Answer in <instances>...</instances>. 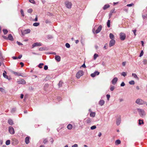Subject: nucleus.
<instances>
[{"mask_svg": "<svg viewBox=\"0 0 147 147\" xmlns=\"http://www.w3.org/2000/svg\"><path fill=\"white\" fill-rule=\"evenodd\" d=\"M22 57V55H19V56L18 57V58L19 59H21V58Z\"/></svg>", "mask_w": 147, "mask_h": 147, "instance_id": "nucleus-64", "label": "nucleus"}, {"mask_svg": "<svg viewBox=\"0 0 147 147\" xmlns=\"http://www.w3.org/2000/svg\"><path fill=\"white\" fill-rule=\"evenodd\" d=\"M125 85V84L123 82H122L121 84V86H123Z\"/></svg>", "mask_w": 147, "mask_h": 147, "instance_id": "nucleus-54", "label": "nucleus"}, {"mask_svg": "<svg viewBox=\"0 0 147 147\" xmlns=\"http://www.w3.org/2000/svg\"><path fill=\"white\" fill-rule=\"evenodd\" d=\"M113 12V11H111V12L109 13V18H110L111 17L112 15Z\"/></svg>", "mask_w": 147, "mask_h": 147, "instance_id": "nucleus-47", "label": "nucleus"}, {"mask_svg": "<svg viewBox=\"0 0 147 147\" xmlns=\"http://www.w3.org/2000/svg\"><path fill=\"white\" fill-rule=\"evenodd\" d=\"M129 83L131 85H134L135 84V82L134 81L132 80L129 82Z\"/></svg>", "mask_w": 147, "mask_h": 147, "instance_id": "nucleus-37", "label": "nucleus"}, {"mask_svg": "<svg viewBox=\"0 0 147 147\" xmlns=\"http://www.w3.org/2000/svg\"><path fill=\"white\" fill-rule=\"evenodd\" d=\"M17 42V44H18V45H23V44L22 43L19 42L18 41Z\"/></svg>", "mask_w": 147, "mask_h": 147, "instance_id": "nucleus-53", "label": "nucleus"}, {"mask_svg": "<svg viewBox=\"0 0 147 147\" xmlns=\"http://www.w3.org/2000/svg\"><path fill=\"white\" fill-rule=\"evenodd\" d=\"M91 121V119L90 118H88L86 121V122L88 123H89Z\"/></svg>", "mask_w": 147, "mask_h": 147, "instance_id": "nucleus-29", "label": "nucleus"}, {"mask_svg": "<svg viewBox=\"0 0 147 147\" xmlns=\"http://www.w3.org/2000/svg\"><path fill=\"white\" fill-rule=\"evenodd\" d=\"M55 59L58 62H59L61 60V57L59 55H56L55 57Z\"/></svg>", "mask_w": 147, "mask_h": 147, "instance_id": "nucleus-17", "label": "nucleus"}, {"mask_svg": "<svg viewBox=\"0 0 147 147\" xmlns=\"http://www.w3.org/2000/svg\"><path fill=\"white\" fill-rule=\"evenodd\" d=\"M3 32L4 34H7L8 32V31L6 29H3Z\"/></svg>", "mask_w": 147, "mask_h": 147, "instance_id": "nucleus-31", "label": "nucleus"}, {"mask_svg": "<svg viewBox=\"0 0 147 147\" xmlns=\"http://www.w3.org/2000/svg\"><path fill=\"white\" fill-rule=\"evenodd\" d=\"M115 40L114 39H112L110 41L109 45L110 47H111L113 46L115 43Z\"/></svg>", "mask_w": 147, "mask_h": 147, "instance_id": "nucleus-8", "label": "nucleus"}, {"mask_svg": "<svg viewBox=\"0 0 147 147\" xmlns=\"http://www.w3.org/2000/svg\"><path fill=\"white\" fill-rule=\"evenodd\" d=\"M136 102L139 105H143L146 103V102H144V100L139 98L137 99L136 100Z\"/></svg>", "mask_w": 147, "mask_h": 147, "instance_id": "nucleus-2", "label": "nucleus"}, {"mask_svg": "<svg viewBox=\"0 0 147 147\" xmlns=\"http://www.w3.org/2000/svg\"><path fill=\"white\" fill-rule=\"evenodd\" d=\"M9 131L10 134H13L15 133L13 128L11 126H10L9 128Z\"/></svg>", "mask_w": 147, "mask_h": 147, "instance_id": "nucleus-6", "label": "nucleus"}, {"mask_svg": "<svg viewBox=\"0 0 147 147\" xmlns=\"http://www.w3.org/2000/svg\"><path fill=\"white\" fill-rule=\"evenodd\" d=\"M72 125L70 124H69L67 126V128L69 130L71 129L72 128Z\"/></svg>", "mask_w": 147, "mask_h": 147, "instance_id": "nucleus-20", "label": "nucleus"}, {"mask_svg": "<svg viewBox=\"0 0 147 147\" xmlns=\"http://www.w3.org/2000/svg\"><path fill=\"white\" fill-rule=\"evenodd\" d=\"M72 147H78V145L76 144H75L74 145L72 146Z\"/></svg>", "mask_w": 147, "mask_h": 147, "instance_id": "nucleus-56", "label": "nucleus"}, {"mask_svg": "<svg viewBox=\"0 0 147 147\" xmlns=\"http://www.w3.org/2000/svg\"><path fill=\"white\" fill-rule=\"evenodd\" d=\"M121 123V120L120 119H118L116 121V123L117 125H119Z\"/></svg>", "mask_w": 147, "mask_h": 147, "instance_id": "nucleus-34", "label": "nucleus"}, {"mask_svg": "<svg viewBox=\"0 0 147 147\" xmlns=\"http://www.w3.org/2000/svg\"><path fill=\"white\" fill-rule=\"evenodd\" d=\"M121 75L124 76V77H125V76H126L127 74L125 72H123L121 74Z\"/></svg>", "mask_w": 147, "mask_h": 147, "instance_id": "nucleus-42", "label": "nucleus"}, {"mask_svg": "<svg viewBox=\"0 0 147 147\" xmlns=\"http://www.w3.org/2000/svg\"><path fill=\"white\" fill-rule=\"evenodd\" d=\"M17 82L18 84H25L26 83V81L23 79H21L20 80Z\"/></svg>", "mask_w": 147, "mask_h": 147, "instance_id": "nucleus-7", "label": "nucleus"}, {"mask_svg": "<svg viewBox=\"0 0 147 147\" xmlns=\"http://www.w3.org/2000/svg\"><path fill=\"white\" fill-rule=\"evenodd\" d=\"M100 74L99 72L97 71H95L93 73L91 74V76L92 77H94L96 75H98Z\"/></svg>", "mask_w": 147, "mask_h": 147, "instance_id": "nucleus-9", "label": "nucleus"}, {"mask_svg": "<svg viewBox=\"0 0 147 147\" xmlns=\"http://www.w3.org/2000/svg\"><path fill=\"white\" fill-rule=\"evenodd\" d=\"M42 45V44L40 42H36L34 43L32 45V48H34V47L36 46H41Z\"/></svg>", "mask_w": 147, "mask_h": 147, "instance_id": "nucleus-12", "label": "nucleus"}, {"mask_svg": "<svg viewBox=\"0 0 147 147\" xmlns=\"http://www.w3.org/2000/svg\"><path fill=\"white\" fill-rule=\"evenodd\" d=\"M20 64L21 65V67H22L24 66V64L22 62H21L20 63Z\"/></svg>", "mask_w": 147, "mask_h": 147, "instance_id": "nucleus-57", "label": "nucleus"}, {"mask_svg": "<svg viewBox=\"0 0 147 147\" xmlns=\"http://www.w3.org/2000/svg\"><path fill=\"white\" fill-rule=\"evenodd\" d=\"M48 69V67L47 65H45L44 66V69H45V70H47Z\"/></svg>", "mask_w": 147, "mask_h": 147, "instance_id": "nucleus-50", "label": "nucleus"}, {"mask_svg": "<svg viewBox=\"0 0 147 147\" xmlns=\"http://www.w3.org/2000/svg\"><path fill=\"white\" fill-rule=\"evenodd\" d=\"M95 112H92L90 114V116L91 117H94L95 116Z\"/></svg>", "mask_w": 147, "mask_h": 147, "instance_id": "nucleus-25", "label": "nucleus"}, {"mask_svg": "<svg viewBox=\"0 0 147 147\" xmlns=\"http://www.w3.org/2000/svg\"><path fill=\"white\" fill-rule=\"evenodd\" d=\"M132 75V76L134 77L135 78L138 80L139 79L138 78V77L137 75L136 74L133 73Z\"/></svg>", "mask_w": 147, "mask_h": 147, "instance_id": "nucleus-27", "label": "nucleus"}, {"mask_svg": "<svg viewBox=\"0 0 147 147\" xmlns=\"http://www.w3.org/2000/svg\"><path fill=\"white\" fill-rule=\"evenodd\" d=\"M34 21L36 22L38 20V17L37 16H36V18L34 19Z\"/></svg>", "mask_w": 147, "mask_h": 147, "instance_id": "nucleus-62", "label": "nucleus"}, {"mask_svg": "<svg viewBox=\"0 0 147 147\" xmlns=\"http://www.w3.org/2000/svg\"><path fill=\"white\" fill-rule=\"evenodd\" d=\"M31 30L30 29H27L25 30L24 31L23 33L22 32V34L23 35L24 34H27L30 33V32Z\"/></svg>", "mask_w": 147, "mask_h": 147, "instance_id": "nucleus-10", "label": "nucleus"}, {"mask_svg": "<svg viewBox=\"0 0 147 147\" xmlns=\"http://www.w3.org/2000/svg\"><path fill=\"white\" fill-rule=\"evenodd\" d=\"M32 9H30L28 10L27 12L28 13H31L32 12Z\"/></svg>", "mask_w": 147, "mask_h": 147, "instance_id": "nucleus-40", "label": "nucleus"}, {"mask_svg": "<svg viewBox=\"0 0 147 147\" xmlns=\"http://www.w3.org/2000/svg\"><path fill=\"white\" fill-rule=\"evenodd\" d=\"M118 80V78L117 77L114 78L112 81V83L113 84H115Z\"/></svg>", "mask_w": 147, "mask_h": 147, "instance_id": "nucleus-13", "label": "nucleus"}, {"mask_svg": "<svg viewBox=\"0 0 147 147\" xmlns=\"http://www.w3.org/2000/svg\"><path fill=\"white\" fill-rule=\"evenodd\" d=\"M66 7L68 9H70L72 5V3L71 2H69L68 1H66L65 2Z\"/></svg>", "mask_w": 147, "mask_h": 147, "instance_id": "nucleus-4", "label": "nucleus"}, {"mask_svg": "<svg viewBox=\"0 0 147 147\" xmlns=\"http://www.w3.org/2000/svg\"><path fill=\"white\" fill-rule=\"evenodd\" d=\"M5 90L4 89L2 88H0V91L1 92H4Z\"/></svg>", "mask_w": 147, "mask_h": 147, "instance_id": "nucleus-49", "label": "nucleus"}, {"mask_svg": "<svg viewBox=\"0 0 147 147\" xmlns=\"http://www.w3.org/2000/svg\"><path fill=\"white\" fill-rule=\"evenodd\" d=\"M48 142V140L47 139H44L43 141V142L44 144H46L47 142Z\"/></svg>", "mask_w": 147, "mask_h": 147, "instance_id": "nucleus-39", "label": "nucleus"}, {"mask_svg": "<svg viewBox=\"0 0 147 147\" xmlns=\"http://www.w3.org/2000/svg\"><path fill=\"white\" fill-rule=\"evenodd\" d=\"M12 73L14 74L16 76H20L23 77V76H22L21 74L19 72H16L14 71H12Z\"/></svg>", "mask_w": 147, "mask_h": 147, "instance_id": "nucleus-15", "label": "nucleus"}, {"mask_svg": "<svg viewBox=\"0 0 147 147\" xmlns=\"http://www.w3.org/2000/svg\"><path fill=\"white\" fill-rule=\"evenodd\" d=\"M29 1L32 3H34V1L33 0H29Z\"/></svg>", "mask_w": 147, "mask_h": 147, "instance_id": "nucleus-60", "label": "nucleus"}, {"mask_svg": "<svg viewBox=\"0 0 147 147\" xmlns=\"http://www.w3.org/2000/svg\"><path fill=\"white\" fill-rule=\"evenodd\" d=\"M143 62L144 65L147 64V60L146 59H144L143 61Z\"/></svg>", "mask_w": 147, "mask_h": 147, "instance_id": "nucleus-36", "label": "nucleus"}, {"mask_svg": "<svg viewBox=\"0 0 147 147\" xmlns=\"http://www.w3.org/2000/svg\"><path fill=\"white\" fill-rule=\"evenodd\" d=\"M43 65H44V64L43 63H40L38 65V67L40 68H42V67L41 66Z\"/></svg>", "mask_w": 147, "mask_h": 147, "instance_id": "nucleus-44", "label": "nucleus"}, {"mask_svg": "<svg viewBox=\"0 0 147 147\" xmlns=\"http://www.w3.org/2000/svg\"><path fill=\"white\" fill-rule=\"evenodd\" d=\"M134 5V4L133 3L130 4H128L127 5V7H131Z\"/></svg>", "mask_w": 147, "mask_h": 147, "instance_id": "nucleus-46", "label": "nucleus"}, {"mask_svg": "<svg viewBox=\"0 0 147 147\" xmlns=\"http://www.w3.org/2000/svg\"><path fill=\"white\" fill-rule=\"evenodd\" d=\"M10 143V141L9 140H8L6 141V144L7 145H9Z\"/></svg>", "mask_w": 147, "mask_h": 147, "instance_id": "nucleus-33", "label": "nucleus"}, {"mask_svg": "<svg viewBox=\"0 0 147 147\" xmlns=\"http://www.w3.org/2000/svg\"><path fill=\"white\" fill-rule=\"evenodd\" d=\"M126 34L123 32H121L120 34V38L121 40H124L126 38Z\"/></svg>", "mask_w": 147, "mask_h": 147, "instance_id": "nucleus-5", "label": "nucleus"}, {"mask_svg": "<svg viewBox=\"0 0 147 147\" xmlns=\"http://www.w3.org/2000/svg\"><path fill=\"white\" fill-rule=\"evenodd\" d=\"M115 89L114 87V86H112L111 87L110 89L111 91H113Z\"/></svg>", "mask_w": 147, "mask_h": 147, "instance_id": "nucleus-45", "label": "nucleus"}, {"mask_svg": "<svg viewBox=\"0 0 147 147\" xmlns=\"http://www.w3.org/2000/svg\"><path fill=\"white\" fill-rule=\"evenodd\" d=\"M96 128V126L95 125H93L91 127H90V129H95Z\"/></svg>", "mask_w": 147, "mask_h": 147, "instance_id": "nucleus-43", "label": "nucleus"}, {"mask_svg": "<svg viewBox=\"0 0 147 147\" xmlns=\"http://www.w3.org/2000/svg\"><path fill=\"white\" fill-rule=\"evenodd\" d=\"M63 83V82L61 81H60L59 82L58 84V85H59V87H61L62 86V85Z\"/></svg>", "mask_w": 147, "mask_h": 147, "instance_id": "nucleus-30", "label": "nucleus"}, {"mask_svg": "<svg viewBox=\"0 0 147 147\" xmlns=\"http://www.w3.org/2000/svg\"><path fill=\"white\" fill-rule=\"evenodd\" d=\"M50 141L52 143L54 141V140H53V138H50Z\"/></svg>", "mask_w": 147, "mask_h": 147, "instance_id": "nucleus-52", "label": "nucleus"}, {"mask_svg": "<svg viewBox=\"0 0 147 147\" xmlns=\"http://www.w3.org/2000/svg\"><path fill=\"white\" fill-rule=\"evenodd\" d=\"M30 137H27L25 139V142L26 144H28L29 142Z\"/></svg>", "mask_w": 147, "mask_h": 147, "instance_id": "nucleus-16", "label": "nucleus"}, {"mask_svg": "<svg viewBox=\"0 0 147 147\" xmlns=\"http://www.w3.org/2000/svg\"><path fill=\"white\" fill-rule=\"evenodd\" d=\"M98 56V54H95L94 55V60L96 59L97 57Z\"/></svg>", "mask_w": 147, "mask_h": 147, "instance_id": "nucleus-38", "label": "nucleus"}, {"mask_svg": "<svg viewBox=\"0 0 147 147\" xmlns=\"http://www.w3.org/2000/svg\"><path fill=\"white\" fill-rule=\"evenodd\" d=\"M7 38L8 40H9L11 41H13V39L12 36L11 34H9L8 36L7 37Z\"/></svg>", "mask_w": 147, "mask_h": 147, "instance_id": "nucleus-14", "label": "nucleus"}, {"mask_svg": "<svg viewBox=\"0 0 147 147\" xmlns=\"http://www.w3.org/2000/svg\"><path fill=\"white\" fill-rule=\"evenodd\" d=\"M138 110L140 115L141 117H143L146 115L145 112L143 110L138 109Z\"/></svg>", "mask_w": 147, "mask_h": 147, "instance_id": "nucleus-1", "label": "nucleus"}, {"mask_svg": "<svg viewBox=\"0 0 147 147\" xmlns=\"http://www.w3.org/2000/svg\"><path fill=\"white\" fill-rule=\"evenodd\" d=\"M138 121H139V125H140L142 124H144V122L143 120H142L140 119L138 120Z\"/></svg>", "mask_w": 147, "mask_h": 147, "instance_id": "nucleus-26", "label": "nucleus"}, {"mask_svg": "<svg viewBox=\"0 0 147 147\" xmlns=\"http://www.w3.org/2000/svg\"><path fill=\"white\" fill-rule=\"evenodd\" d=\"M125 64H126V62H125V61L123 62L122 63V65L123 66H125Z\"/></svg>", "mask_w": 147, "mask_h": 147, "instance_id": "nucleus-59", "label": "nucleus"}, {"mask_svg": "<svg viewBox=\"0 0 147 147\" xmlns=\"http://www.w3.org/2000/svg\"><path fill=\"white\" fill-rule=\"evenodd\" d=\"M6 74H7L6 72L5 71H4V72L3 73V76L5 78L7 79H8V77L6 75Z\"/></svg>", "mask_w": 147, "mask_h": 147, "instance_id": "nucleus-19", "label": "nucleus"}, {"mask_svg": "<svg viewBox=\"0 0 147 147\" xmlns=\"http://www.w3.org/2000/svg\"><path fill=\"white\" fill-rule=\"evenodd\" d=\"M0 58L1 59V60H3V57H2V55L1 54H1L0 55Z\"/></svg>", "mask_w": 147, "mask_h": 147, "instance_id": "nucleus-61", "label": "nucleus"}, {"mask_svg": "<svg viewBox=\"0 0 147 147\" xmlns=\"http://www.w3.org/2000/svg\"><path fill=\"white\" fill-rule=\"evenodd\" d=\"M133 32H134V34L135 36H136V30H133Z\"/></svg>", "mask_w": 147, "mask_h": 147, "instance_id": "nucleus-58", "label": "nucleus"}, {"mask_svg": "<svg viewBox=\"0 0 147 147\" xmlns=\"http://www.w3.org/2000/svg\"><path fill=\"white\" fill-rule=\"evenodd\" d=\"M8 122L9 124L11 125H13V121L11 119H9L8 121Z\"/></svg>", "mask_w": 147, "mask_h": 147, "instance_id": "nucleus-23", "label": "nucleus"}, {"mask_svg": "<svg viewBox=\"0 0 147 147\" xmlns=\"http://www.w3.org/2000/svg\"><path fill=\"white\" fill-rule=\"evenodd\" d=\"M84 73L83 71L80 70L77 73L76 77L78 79H79L83 75Z\"/></svg>", "mask_w": 147, "mask_h": 147, "instance_id": "nucleus-3", "label": "nucleus"}, {"mask_svg": "<svg viewBox=\"0 0 147 147\" xmlns=\"http://www.w3.org/2000/svg\"><path fill=\"white\" fill-rule=\"evenodd\" d=\"M20 12H21L22 16L24 17V11H23V9H21Z\"/></svg>", "mask_w": 147, "mask_h": 147, "instance_id": "nucleus-35", "label": "nucleus"}, {"mask_svg": "<svg viewBox=\"0 0 147 147\" xmlns=\"http://www.w3.org/2000/svg\"><path fill=\"white\" fill-rule=\"evenodd\" d=\"M105 102V101L104 100H101L99 101V104L101 106H102L104 104Z\"/></svg>", "mask_w": 147, "mask_h": 147, "instance_id": "nucleus-18", "label": "nucleus"}, {"mask_svg": "<svg viewBox=\"0 0 147 147\" xmlns=\"http://www.w3.org/2000/svg\"><path fill=\"white\" fill-rule=\"evenodd\" d=\"M107 26L109 28L110 27V21L108 20L107 22Z\"/></svg>", "mask_w": 147, "mask_h": 147, "instance_id": "nucleus-28", "label": "nucleus"}, {"mask_svg": "<svg viewBox=\"0 0 147 147\" xmlns=\"http://www.w3.org/2000/svg\"><path fill=\"white\" fill-rule=\"evenodd\" d=\"M121 143V141L119 140H117L115 142V144L116 145H117L120 144Z\"/></svg>", "mask_w": 147, "mask_h": 147, "instance_id": "nucleus-22", "label": "nucleus"}, {"mask_svg": "<svg viewBox=\"0 0 147 147\" xmlns=\"http://www.w3.org/2000/svg\"><path fill=\"white\" fill-rule=\"evenodd\" d=\"M2 37L5 39H6V40H8V38H7V37L5 36H2Z\"/></svg>", "mask_w": 147, "mask_h": 147, "instance_id": "nucleus-55", "label": "nucleus"}, {"mask_svg": "<svg viewBox=\"0 0 147 147\" xmlns=\"http://www.w3.org/2000/svg\"><path fill=\"white\" fill-rule=\"evenodd\" d=\"M109 7L110 5L109 4H107L105 5L103 7V8L104 10H105L106 9Z\"/></svg>", "mask_w": 147, "mask_h": 147, "instance_id": "nucleus-21", "label": "nucleus"}, {"mask_svg": "<svg viewBox=\"0 0 147 147\" xmlns=\"http://www.w3.org/2000/svg\"><path fill=\"white\" fill-rule=\"evenodd\" d=\"M39 23L38 22H36L34 23L33 24V26H37L39 25Z\"/></svg>", "mask_w": 147, "mask_h": 147, "instance_id": "nucleus-32", "label": "nucleus"}, {"mask_svg": "<svg viewBox=\"0 0 147 147\" xmlns=\"http://www.w3.org/2000/svg\"><path fill=\"white\" fill-rule=\"evenodd\" d=\"M102 28V27L101 25L99 26L98 28L95 31L96 33L97 34L101 30Z\"/></svg>", "mask_w": 147, "mask_h": 147, "instance_id": "nucleus-11", "label": "nucleus"}, {"mask_svg": "<svg viewBox=\"0 0 147 147\" xmlns=\"http://www.w3.org/2000/svg\"><path fill=\"white\" fill-rule=\"evenodd\" d=\"M106 96H107V98L108 100H109V98L110 97V95L109 94H107L106 95Z\"/></svg>", "mask_w": 147, "mask_h": 147, "instance_id": "nucleus-51", "label": "nucleus"}, {"mask_svg": "<svg viewBox=\"0 0 147 147\" xmlns=\"http://www.w3.org/2000/svg\"><path fill=\"white\" fill-rule=\"evenodd\" d=\"M109 37L112 40L113 39L115 38L114 35L111 33H110L109 34Z\"/></svg>", "mask_w": 147, "mask_h": 147, "instance_id": "nucleus-24", "label": "nucleus"}, {"mask_svg": "<svg viewBox=\"0 0 147 147\" xmlns=\"http://www.w3.org/2000/svg\"><path fill=\"white\" fill-rule=\"evenodd\" d=\"M45 22L46 24H48L50 22L48 20H45Z\"/></svg>", "mask_w": 147, "mask_h": 147, "instance_id": "nucleus-63", "label": "nucleus"}, {"mask_svg": "<svg viewBox=\"0 0 147 147\" xmlns=\"http://www.w3.org/2000/svg\"><path fill=\"white\" fill-rule=\"evenodd\" d=\"M144 54V52L142 50L141 51V52L140 54V57H141Z\"/></svg>", "mask_w": 147, "mask_h": 147, "instance_id": "nucleus-48", "label": "nucleus"}, {"mask_svg": "<svg viewBox=\"0 0 147 147\" xmlns=\"http://www.w3.org/2000/svg\"><path fill=\"white\" fill-rule=\"evenodd\" d=\"M65 46L67 48H69L70 47V45L69 43H67L65 44Z\"/></svg>", "mask_w": 147, "mask_h": 147, "instance_id": "nucleus-41", "label": "nucleus"}]
</instances>
